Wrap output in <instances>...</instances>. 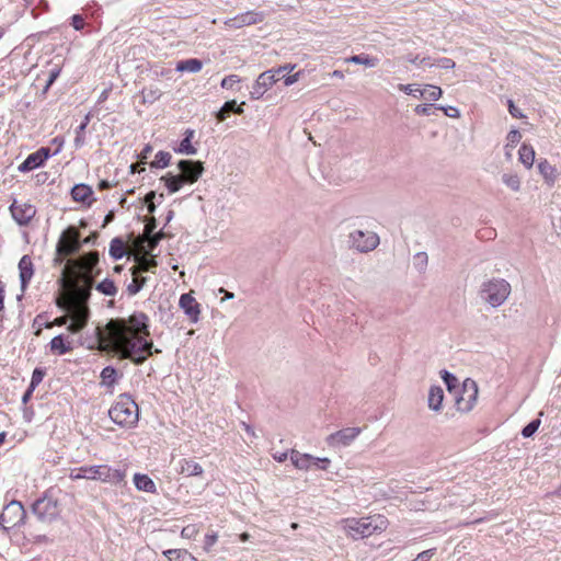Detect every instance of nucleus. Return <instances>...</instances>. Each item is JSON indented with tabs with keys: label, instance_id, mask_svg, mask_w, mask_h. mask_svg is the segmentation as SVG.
Returning <instances> with one entry per match:
<instances>
[{
	"label": "nucleus",
	"instance_id": "1",
	"mask_svg": "<svg viewBox=\"0 0 561 561\" xmlns=\"http://www.w3.org/2000/svg\"><path fill=\"white\" fill-rule=\"evenodd\" d=\"M149 317L141 311L128 318L111 319L98 333L100 350L113 353L121 359H129L135 365L144 364L154 353L152 341L148 340Z\"/></svg>",
	"mask_w": 561,
	"mask_h": 561
},
{
	"label": "nucleus",
	"instance_id": "2",
	"mask_svg": "<svg viewBox=\"0 0 561 561\" xmlns=\"http://www.w3.org/2000/svg\"><path fill=\"white\" fill-rule=\"evenodd\" d=\"M99 263V253L93 251L81 255L77 260H68L62 271V280L75 283L76 288L93 286V271Z\"/></svg>",
	"mask_w": 561,
	"mask_h": 561
},
{
	"label": "nucleus",
	"instance_id": "3",
	"mask_svg": "<svg viewBox=\"0 0 561 561\" xmlns=\"http://www.w3.org/2000/svg\"><path fill=\"white\" fill-rule=\"evenodd\" d=\"M388 524V519L379 514L360 518H343L339 523L345 535L354 540L367 538L377 533L380 534L387 529Z\"/></svg>",
	"mask_w": 561,
	"mask_h": 561
},
{
	"label": "nucleus",
	"instance_id": "4",
	"mask_svg": "<svg viewBox=\"0 0 561 561\" xmlns=\"http://www.w3.org/2000/svg\"><path fill=\"white\" fill-rule=\"evenodd\" d=\"M71 480L88 479L101 481L110 484H121L125 482L126 470L114 468L108 465L82 466L70 470Z\"/></svg>",
	"mask_w": 561,
	"mask_h": 561
},
{
	"label": "nucleus",
	"instance_id": "5",
	"mask_svg": "<svg viewBox=\"0 0 561 561\" xmlns=\"http://www.w3.org/2000/svg\"><path fill=\"white\" fill-rule=\"evenodd\" d=\"M76 296L67 300L64 306L71 319V323L67 328L71 333L80 332L87 325L89 319L87 300L90 297V290L87 288H76Z\"/></svg>",
	"mask_w": 561,
	"mask_h": 561
},
{
	"label": "nucleus",
	"instance_id": "6",
	"mask_svg": "<svg viewBox=\"0 0 561 561\" xmlns=\"http://www.w3.org/2000/svg\"><path fill=\"white\" fill-rule=\"evenodd\" d=\"M108 416L121 427L131 428L138 423V405L129 394L123 393L108 410Z\"/></svg>",
	"mask_w": 561,
	"mask_h": 561
},
{
	"label": "nucleus",
	"instance_id": "7",
	"mask_svg": "<svg viewBox=\"0 0 561 561\" xmlns=\"http://www.w3.org/2000/svg\"><path fill=\"white\" fill-rule=\"evenodd\" d=\"M511 284L504 278H492L481 286V298L491 307L502 306L511 295Z\"/></svg>",
	"mask_w": 561,
	"mask_h": 561
},
{
	"label": "nucleus",
	"instance_id": "8",
	"mask_svg": "<svg viewBox=\"0 0 561 561\" xmlns=\"http://www.w3.org/2000/svg\"><path fill=\"white\" fill-rule=\"evenodd\" d=\"M80 233L75 227L67 228L59 238L57 243V257L55 259L56 264H61L64 257L75 254L80 250Z\"/></svg>",
	"mask_w": 561,
	"mask_h": 561
},
{
	"label": "nucleus",
	"instance_id": "9",
	"mask_svg": "<svg viewBox=\"0 0 561 561\" xmlns=\"http://www.w3.org/2000/svg\"><path fill=\"white\" fill-rule=\"evenodd\" d=\"M26 512L19 501L8 503L0 514V527L4 530L13 529L24 523Z\"/></svg>",
	"mask_w": 561,
	"mask_h": 561
},
{
	"label": "nucleus",
	"instance_id": "10",
	"mask_svg": "<svg viewBox=\"0 0 561 561\" xmlns=\"http://www.w3.org/2000/svg\"><path fill=\"white\" fill-rule=\"evenodd\" d=\"M379 242L378 234L373 231L354 230L348 234L350 248L360 253L374 251Z\"/></svg>",
	"mask_w": 561,
	"mask_h": 561
},
{
	"label": "nucleus",
	"instance_id": "11",
	"mask_svg": "<svg viewBox=\"0 0 561 561\" xmlns=\"http://www.w3.org/2000/svg\"><path fill=\"white\" fill-rule=\"evenodd\" d=\"M279 80V75L275 68L262 72L250 91L252 100L261 99L267 90H270Z\"/></svg>",
	"mask_w": 561,
	"mask_h": 561
},
{
	"label": "nucleus",
	"instance_id": "12",
	"mask_svg": "<svg viewBox=\"0 0 561 561\" xmlns=\"http://www.w3.org/2000/svg\"><path fill=\"white\" fill-rule=\"evenodd\" d=\"M32 511L43 522H51L59 514L57 501L46 495L35 501Z\"/></svg>",
	"mask_w": 561,
	"mask_h": 561
},
{
	"label": "nucleus",
	"instance_id": "13",
	"mask_svg": "<svg viewBox=\"0 0 561 561\" xmlns=\"http://www.w3.org/2000/svg\"><path fill=\"white\" fill-rule=\"evenodd\" d=\"M478 386L473 380L467 379L463 382L462 393L456 399L457 410L469 412L476 404Z\"/></svg>",
	"mask_w": 561,
	"mask_h": 561
},
{
	"label": "nucleus",
	"instance_id": "14",
	"mask_svg": "<svg viewBox=\"0 0 561 561\" xmlns=\"http://www.w3.org/2000/svg\"><path fill=\"white\" fill-rule=\"evenodd\" d=\"M265 14L261 11H247L225 21L228 28H241L263 22Z\"/></svg>",
	"mask_w": 561,
	"mask_h": 561
},
{
	"label": "nucleus",
	"instance_id": "15",
	"mask_svg": "<svg viewBox=\"0 0 561 561\" xmlns=\"http://www.w3.org/2000/svg\"><path fill=\"white\" fill-rule=\"evenodd\" d=\"M178 168L181 171L180 176L187 184L195 183L204 172V165L201 161L181 160Z\"/></svg>",
	"mask_w": 561,
	"mask_h": 561
},
{
	"label": "nucleus",
	"instance_id": "16",
	"mask_svg": "<svg viewBox=\"0 0 561 561\" xmlns=\"http://www.w3.org/2000/svg\"><path fill=\"white\" fill-rule=\"evenodd\" d=\"M10 211L20 226H26L35 216L36 208L28 203L18 204L13 202L10 206Z\"/></svg>",
	"mask_w": 561,
	"mask_h": 561
},
{
	"label": "nucleus",
	"instance_id": "17",
	"mask_svg": "<svg viewBox=\"0 0 561 561\" xmlns=\"http://www.w3.org/2000/svg\"><path fill=\"white\" fill-rule=\"evenodd\" d=\"M50 157V149L42 147L37 151L27 156V158L19 165L20 172H30L41 165Z\"/></svg>",
	"mask_w": 561,
	"mask_h": 561
},
{
	"label": "nucleus",
	"instance_id": "18",
	"mask_svg": "<svg viewBox=\"0 0 561 561\" xmlns=\"http://www.w3.org/2000/svg\"><path fill=\"white\" fill-rule=\"evenodd\" d=\"M360 433L358 427H346L328 436L330 446H348Z\"/></svg>",
	"mask_w": 561,
	"mask_h": 561
},
{
	"label": "nucleus",
	"instance_id": "19",
	"mask_svg": "<svg viewBox=\"0 0 561 561\" xmlns=\"http://www.w3.org/2000/svg\"><path fill=\"white\" fill-rule=\"evenodd\" d=\"M179 306L188 317L191 322L196 323L199 320L201 305L196 301L191 293L181 295Z\"/></svg>",
	"mask_w": 561,
	"mask_h": 561
},
{
	"label": "nucleus",
	"instance_id": "20",
	"mask_svg": "<svg viewBox=\"0 0 561 561\" xmlns=\"http://www.w3.org/2000/svg\"><path fill=\"white\" fill-rule=\"evenodd\" d=\"M21 288L24 291L34 275V266L30 255H23L19 262Z\"/></svg>",
	"mask_w": 561,
	"mask_h": 561
},
{
	"label": "nucleus",
	"instance_id": "21",
	"mask_svg": "<svg viewBox=\"0 0 561 561\" xmlns=\"http://www.w3.org/2000/svg\"><path fill=\"white\" fill-rule=\"evenodd\" d=\"M133 482H134L135 488L138 491L147 492V493H151V494L157 493V485H156L154 481L148 474L135 473L133 477Z\"/></svg>",
	"mask_w": 561,
	"mask_h": 561
},
{
	"label": "nucleus",
	"instance_id": "22",
	"mask_svg": "<svg viewBox=\"0 0 561 561\" xmlns=\"http://www.w3.org/2000/svg\"><path fill=\"white\" fill-rule=\"evenodd\" d=\"M49 348L53 354L64 355L72 351V342L65 337L62 334H59L51 339L49 342Z\"/></svg>",
	"mask_w": 561,
	"mask_h": 561
},
{
	"label": "nucleus",
	"instance_id": "23",
	"mask_svg": "<svg viewBox=\"0 0 561 561\" xmlns=\"http://www.w3.org/2000/svg\"><path fill=\"white\" fill-rule=\"evenodd\" d=\"M289 458L293 462V465L299 469V470H312L311 469V461H313V456L310 454H302L298 450L293 449L290 451Z\"/></svg>",
	"mask_w": 561,
	"mask_h": 561
},
{
	"label": "nucleus",
	"instance_id": "24",
	"mask_svg": "<svg viewBox=\"0 0 561 561\" xmlns=\"http://www.w3.org/2000/svg\"><path fill=\"white\" fill-rule=\"evenodd\" d=\"M137 264L130 268L131 274L151 272L154 273L157 267V261L153 257H148L146 254L136 256Z\"/></svg>",
	"mask_w": 561,
	"mask_h": 561
},
{
	"label": "nucleus",
	"instance_id": "25",
	"mask_svg": "<svg viewBox=\"0 0 561 561\" xmlns=\"http://www.w3.org/2000/svg\"><path fill=\"white\" fill-rule=\"evenodd\" d=\"M179 465H180L179 472L186 477L202 476L204 472L202 466L192 459H185V458L181 459Z\"/></svg>",
	"mask_w": 561,
	"mask_h": 561
},
{
	"label": "nucleus",
	"instance_id": "26",
	"mask_svg": "<svg viewBox=\"0 0 561 561\" xmlns=\"http://www.w3.org/2000/svg\"><path fill=\"white\" fill-rule=\"evenodd\" d=\"M538 170L549 186H552L556 183L558 179V171L546 159L539 161Z\"/></svg>",
	"mask_w": 561,
	"mask_h": 561
},
{
	"label": "nucleus",
	"instance_id": "27",
	"mask_svg": "<svg viewBox=\"0 0 561 561\" xmlns=\"http://www.w3.org/2000/svg\"><path fill=\"white\" fill-rule=\"evenodd\" d=\"M444 399V391L439 386H432L428 391L427 403L433 411H439Z\"/></svg>",
	"mask_w": 561,
	"mask_h": 561
},
{
	"label": "nucleus",
	"instance_id": "28",
	"mask_svg": "<svg viewBox=\"0 0 561 561\" xmlns=\"http://www.w3.org/2000/svg\"><path fill=\"white\" fill-rule=\"evenodd\" d=\"M344 61L356 64V65H363L368 68H374L379 64V59L377 57H374V56H370L367 54L354 55V56L345 58Z\"/></svg>",
	"mask_w": 561,
	"mask_h": 561
},
{
	"label": "nucleus",
	"instance_id": "29",
	"mask_svg": "<svg viewBox=\"0 0 561 561\" xmlns=\"http://www.w3.org/2000/svg\"><path fill=\"white\" fill-rule=\"evenodd\" d=\"M118 377V373L113 366H106L102 369L100 375L101 385L111 388L117 382Z\"/></svg>",
	"mask_w": 561,
	"mask_h": 561
},
{
	"label": "nucleus",
	"instance_id": "30",
	"mask_svg": "<svg viewBox=\"0 0 561 561\" xmlns=\"http://www.w3.org/2000/svg\"><path fill=\"white\" fill-rule=\"evenodd\" d=\"M519 161L530 169L535 161V150L530 145L523 144L518 150Z\"/></svg>",
	"mask_w": 561,
	"mask_h": 561
},
{
	"label": "nucleus",
	"instance_id": "31",
	"mask_svg": "<svg viewBox=\"0 0 561 561\" xmlns=\"http://www.w3.org/2000/svg\"><path fill=\"white\" fill-rule=\"evenodd\" d=\"M202 68H203V62L196 58L181 60L176 65V71H180V72L187 71V72L195 73V72L201 71Z\"/></svg>",
	"mask_w": 561,
	"mask_h": 561
},
{
	"label": "nucleus",
	"instance_id": "32",
	"mask_svg": "<svg viewBox=\"0 0 561 561\" xmlns=\"http://www.w3.org/2000/svg\"><path fill=\"white\" fill-rule=\"evenodd\" d=\"M161 181L164 182L169 193L178 192L185 183L183 178L179 175H174L172 173H168L161 178Z\"/></svg>",
	"mask_w": 561,
	"mask_h": 561
},
{
	"label": "nucleus",
	"instance_id": "33",
	"mask_svg": "<svg viewBox=\"0 0 561 561\" xmlns=\"http://www.w3.org/2000/svg\"><path fill=\"white\" fill-rule=\"evenodd\" d=\"M92 195V190L85 184H77L71 190V197L76 202L85 203Z\"/></svg>",
	"mask_w": 561,
	"mask_h": 561
},
{
	"label": "nucleus",
	"instance_id": "34",
	"mask_svg": "<svg viewBox=\"0 0 561 561\" xmlns=\"http://www.w3.org/2000/svg\"><path fill=\"white\" fill-rule=\"evenodd\" d=\"M133 275V279L131 282L127 285V293L129 296H135L136 294H138L142 288L144 286L146 285L147 283V277L145 276H141L140 274L136 273L135 274H131Z\"/></svg>",
	"mask_w": 561,
	"mask_h": 561
},
{
	"label": "nucleus",
	"instance_id": "35",
	"mask_svg": "<svg viewBox=\"0 0 561 561\" xmlns=\"http://www.w3.org/2000/svg\"><path fill=\"white\" fill-rule=\"evenodd\" d=\"M126 254L125 243L121 238L112 239L110 243V255L114 260H121Z\"/></svg>",
	"mask_w": 561,
	"mask_h": 561
},
{
	"label": "nucleus",
	"instance_id": "36",
	"mask_svg": "<svg viewBox=\"0 0 561 561\" xmlns=\"http://www.w3.org/2000/svg\"><path fill=\"white\" fill-rule=\"evenodd\" d=\"M90 119H91V114L88 113L84 116L82 123L76 129L75 146L77 148H80L85 144L84 133H85V128H87L88 124L90 123Z\"/></svg>",
	"mask_w": 561,
	"mask_h": 561
},
{
	"label": "nucleus",
	"instance_id": "37",
	"mask_svg": "<svg viewBox=\"0 0 561 561\" xmlns=\"http://www.w3.org/2000/svg\"><path fill=\"white\" fill-rule=\"evenodd\" d=\"M95 289L105 296H115L117 294V287L111 278H105L100 282Z\"/></svg>",
	"mask_w": 561,
	"mask_h": 561
},
{
	"label": "nucleus",
	"instance_id": "38",
	"mask_svg": "<svg viewBox=\"0 0 561 561\" xmlns=\"http://www.w3.org/2000/svg\"><path fill=\"white\" fill-rule=\"evenodd\" d=\"M522 139V134L517 130V129H513L511 130L507 136H506V145H505V149H506V157L510 158L511 157V150L513 148H515V146Z\"/></svg>",
	"mask_w": 561,
	"mask_h": 561
},
{
	"label": "nucleus",
	"instance_id": "39",
	"mask_svg": "<svg viewBox=\"0 0 561 561\" xmlns=\"http://www.w3.org/2000/svg\"><path fill=\"white\" fill-rule=\"evenodd\" d=\"M443 94V91L439 87L436 85H426L425 89L420 91V96L425 98L432 101L438 100Z\"/></svg>",
	"mask_w": 561,
	"mask_h": 561
},
{
	"label": "nucleus",
	"instance_id": "40",
	"mask_svg": "<svg viewBox=\"0 0 561 561\" xmlns=\"http://www.w3.org/2000/svg\"><path fill=\"white\" fill-rule=\"evenodd\" d=\"M503 183L514 192H518L520 190V179L517 174L514 173H504L502 175Z\"/></svg>",
	"mask_w": 561,
	"mask_h": 561
},
{
	"label": "nucleus",
	"instance_id": "41",
	"mask_svg": "<svg viewBox=\"0 0 561 561\" xmlns=\"http://www.w3.org/2000/svg\"><path fill=\"white\" fill-rule=\"evenodd\" d=\"M171 161V153L168 151H158L154 160L151 162L152 168L162 169L169 165Z\"/></svg>",
	"mask_w": 561,
	"mask_h": 561
},
{
	"label": "nucleus",
	"instance_id": "42",
	"mask_svg": "<svg viewBox=\"0 0 561 561\" xmlns=\"http://www.w3.org/2000/svg\"><path fill=\"white\" fill-rule=\"evenodd\" d=\"M174 151L180 154L194 156L197 152L196 147L192 145V140L182 139L178 148Z\"/></svg>",
	"mask_w": 561,
	"mask_h": 561
},
{
	"label": "nucleus",
	"instance_id": "43",
	"mask_svg": "<svg viewBox=\"0 0 561 561\" xmlns=\"http://www.w3.org/2000/svg\"><path fill=\"white\" fill-rule=\"evenodd\" d=\"M236 100L227 101L216 114L218 122H224L230 112H233Z\"/></svg>",
	"mask_w": 561,
	"mask_h": 561
},
{
	"label": "nucleus",
	"instance_id": "44",
	"mask_svg": "<svg viewBox=\"0 0 561 561\" xmlns=\"http://www.w3.org/2000/svg\"><path fill=\"white\" fill-rule=\"evenodd\" d=\"M44 376H45V371L42 368L34 369V371L32 374L28 392H33V390L43 381Z\"/></svg>",
	"mask_w": 561,
	"mask_h": 561
},
{
	"label": "nucleus",
	"instance_id": "45",
	"mask_svg": "<svg viewBox=\"0 0 561 561\" xmlns=\"http://www.w3.org/2000/svg\"><path fill=\"white\" fill-rule=\"evenodd\" d=\"M540 419H536V420H533L529 424H527L523 431H522V435L525 437V438H528V437H531L536 432L537 430L539 428L540 426Z\"/></svg>",
	"mask_w": 561,
	"mask_h": 561
},
{
	"label": "nucleus",
	"instance_id": "46",
	"mask_svg": "<svg viewBox=\"0 0 561 561\" xmlns=\"http://www.w3.org/2000/svg\"><path fill=\"white\" fill-rule=\"evenodd\" d=\"M331 463V460L327 457L320 458L313 456V461H311V469L317 470H328L329 466Z\"/></svg>",
	"mask_w": 561,
	"mask_h": 561
},
{
	"label": "nucleus",
	"instance_id": "47",
	"mask_svg": "<svg viewBox=\"0 0 561 561\" xmlns=\"http://www.w3.org/2000/svg\"><path fill=\"white\" fill-rule=\"evenodd\" d=\"M428 256L425 252H419L414 255V265L419 271H424L427 266Z\"/></svg>",
	"mask_w": 561,
	"mask_h": 561
},
{
	"label": "nucleus",
	"instance_id": "48",
	"mask_svg": "<svg viewBox=\"0 0 561 561\" xmlns=\"http://www.w3.org/2000/svg\"><path fill=\"white\" fill-rule=\"evenodd\" d=\"M198 533L199 528L197 525L192 524L182 528L181 536L185 539H193L197 536Z\"/></svg>",
	"mask_w": 561,
	"mask_h": 561
},
{
	"label": "nucleus",
	"instance_id": "49",
	"mask_svg": "<svg viewBox=\"0 0 561 561\" xmlns=\"http://www.w3.org/2000/svg\"><path fill=\"white\" fill-rule=\"evenodd\" d=\"M218 540V535L215 531L205 535L203 549L208 552Z\"/></svg>",
	"mask_w": 561,
	"mask_h": 561
},
{
	"label": "nucleus",
	"instance_id": "50",
	"mask_svg": "<svg viewBox=\"0 0 561 561\" xmlns=\"http://www.w3.org/2000/svg\"><path fill=\"white\" fill-rule=\"evenodd\" d=\"M239 82H240L239 76H237V75H229V76H226L221 80V88H224V89H231L236 83H239Z\"/></svg>",
	"mask_w": 561,
	"mask_h": 561
},
{
	"label": "nucleus",
	"instance_id": "51",
	"mask_svg": "<svg viewBox=\"0 0 561 561\" xmlns=\"http://www.w3.org/2000/svg\"><path fill=\"white\" fill-rule=\"evenodd\" d=\"M434 105L432 104H420L414 108L417 115L430 116L433 114Z\"/></svg>",
	"mask_w": 561,
	"mask_h": 561
},
{
	"label": "nucleus",
	"instance_id": "52",
	"mask_svg": "<svg viewBox=\"0 0 561 561\" xmlns=\"http://www.w3.org/2000/svg\"><path fill=\"white\" fill-rule=\"evenodd\" d=\"M435 65L443 69H453L456 66L453 59L446 57L439 58Z\"/></svg>",
	"mask_w": 561,
	"mask_h": 561
},
{
	"label": "nucleus",
	"instance_id": "53",
	"mask_svg": "<svg viewBox=\"0 0 561 561\" xmlns=\"http://www.w3.org/2000/svg\"><path fill=\"white\" fill-rule=\"evenodd\" d=\"M436 552V549L435 548H432V549H428V550H425V551H422L420 552L417 556H416V560L417 561H430L432 559V557L435 554Z\"/></svg>",
	"mask_w": 561,
	"mask_h": 561
},
{
	"label": "nucleus",
	"instance_id": "54",
	"mask_svg": "<svg viewBox=\"0 0 561 561\" xmlns=\"http://www.w3.org/2000/svg\"><path fill=\"white\" fill-rule=\"evenodd\" d=\"M71 25L73 26L75 30L81 31L84 27V20L82 18V15L75 14L71 18Z\"/></svg>",
	"mask_w": 561,
	"mask_h": 561
},
{
	"label": "nucleus",
	"instance_id": "55",
	"mask_svg": "<svg viewBox=\"0 0 561 561\" xmlns=\"http://www.w3.org/2000/svg\"><path fill=\"white\" fill-rule=\"evenodd\" d=\"M507 105H508V112L513 117H515V118L524 117V114L522 113V111L515 106V104L512 100L507 101Z\"/></svg>",
	"mask_w": 561,
	"mask_h": 561
},
{
	"label": "nucleus",
	"instance_id": "56",
	"mask_svg": "<svg viewBox=\"0 0 561 561\" xmlns=\"http://www.w3.org/2000/svg\"><path fill=\"white\" fill-rule=\"evenodd\" d=\"M437 110H440V111H444L445 115L449 116V117H459L460 113H459V110L457 107H454V106H448V107H444V106H437L436 107Z\"/></svg>",
	"mask_w": 561,
	"mask_h": 561
},
{
	"label": "nucleus",
	"instance_id": "57",
	"mask_svg": "<svg viewBox=\"0 0 561 561\" xmlns=\"http://www.w3.org/2000/svg\"><path fill=\"white\" fill-rule=\"evenodd\" d=\"M398 88H399V90L403 91L404 93L413 94V95H415L414 94L415 92L420 93V91H421V89L416 88L415 84H399Z\"/></svg>",
	"mask_w": 561,
	"mask_h": 561
},
{
	"label": "nucleus",
	"instance_id": "58",
	"mask_svg": "<svg viewBox=\"0 0 561 561\" xmlns=\"http://www.w3.org/2000/svg\"><path fill=\"white\" fill-rule=\"evenodd\" d=\"M300 78V72H296L294 75H289V76H284V84L286 87H290L293 85L294 83H296Z\"/></svg>",
	"mask_w": 561,
	"mask_h": 561
},
{
	"label": "nucleus",
	"instance_id": "59",
	"mask_svg": "<svg viewBox=\"0 0 561 561\" xmlns=\"http://www.w3.org/2000/svg\"><path fill=\"white\" fill-rule=\"evenodd\" d=\"M448 389L450 390L454 386V383L457 381L456 377L451 374H449L448 371H444V376H443Z\"/></svg>",
	"mask_w": 561,
	"mask_h": 561
},
{
	"label": "nucleus",
	"instance_id": "60",
	"mask_svg": "<svg viewBox=\"0 0 561 561\" xmlns=\"http://www.w3.org/2000/svg\"><path fill=\"white\" fill-rule=\"evenodd\" d=\"M156 194L154 192H149L147 195H146V203H148V211L149 213H153L154 211V204L152 202V199L154 198Z\"/></svg>",
	"mask_w": 561,
	"mask_h": 561
},
{
	"label": "nucleus",
	"instance_id": "61",
	"mask_svg": "<svg viewBox=\"0 0 561 561\" xmlns=\"http://www.w3.org/2000/svg\"><path fill=\"white\" fill-rule=\"evenodd\" d=\"M295 67H296V65L287 64L284 66H279L278 68H275V70L280 76V75H284L285 72L293 71L295 69Z\"/></svg>",
	"mask_w": 561,
	"mask_h": 561
},
{
	"label": "nucleus",
	"instance_id": "62",
	"mask_svg": "<svg viewBox=\"0 0 561 561\" xmlns=\"http://www.w3.org/2000/svg\"><path fill=\"white\" fill-rule=\"evenodd\" d=\"M161 237H162L161 233H158V234H156V236L150 238V240H149V248H150V250H153L156 248V245L160 241Z\"/></svg>",
	"mask_w": 561,
	"mask_h": 561
},
{
	"label": "nucleus",
	"instance_id": "63",
	"mask_svg": "<svg viewBox=\"0 0 561 561\" xmlns=\"http://www.w3.org/2000/svg\"><path fill=\"white\" fill-rule=\"evenodd\" d=\"M68 320H69V316L68 314L67 316H62V317H59V318L55 319L53 324L59 325V327L60 325H65V324H67Z\"/></svg>",
	"mask_w": 561,
	"mask_h": 561
},
{
	"label": "nucleus",
	"instance_id": "64",
	"mask_svg": "<svg viewBox=\"0 0 561 561\" xmlns=\"http://www.w3.org/2000/svg\"><path fill=\"white\" fill-rule=\"evenodd\" d=\"M110 92H111V89H105L101 92L99 99H98V103H103L107 100L108 95H110Z\"/></svg>",
	"mask_w": 561,
	"mask_h": 561
}]
</instances>
